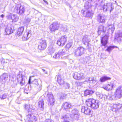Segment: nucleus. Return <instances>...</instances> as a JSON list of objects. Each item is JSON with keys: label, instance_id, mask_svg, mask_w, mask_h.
Segmentation results:
<instances>
[{"label": "nucleus", "instance_id": "1", "mask_svg": "<svg viewBox=\"0 0 122 122\" xmlns=\"http://www.w3.org/2000/svg\"><path fill=\"white\" fill-rule=\"evenodd\" d=\"M96 7L102 6L103 10L105 12L108 11L111 13L114 9V7L112 5V3L105 0L102 1L99 4L96 5Z\"/></svg>", "mask_w": 122, "mask_h": 122}, {"label": "nucleus", "instance_id": "2", "mask_svg": "<svg viewBox=\"0 0 122 122\" xmlns=\"http://www.w3.org/2000/svg\"><path fill=\"white\" fill-rule=\"evenodd\" d=\"M86 103L87 106L94 109L98 108L100 105L98 101L96 100L93 98H90L86 100Z\"/></svg>", "mask_w": 122, "mask_h": 122}, {"label": "nucleus", "instance_id": "3", "mask_svg": "<svg viewBox=\"0 0 122 122\" xmlns=\"http://www.w3.org/2000/svg\"><path fill=\"white\" fill-rule=\"evenodd\" d=\"M85 51V49L83 47H79L75 50L74 56L76 57L80 56L84 54Z\"/></svg>", "mask_w": 122, "mask_h": 122}, {"label": "nucleus", "instance_id": "4", "mask_svg": "<svg viewBox=\"0 0 122 122\" xmlns=\"http://www.w3.org/2000/svg\"><path fill=\"white\" fill-rule=\"evenodd\" d=\"M25 8L23 6L17 5L15 7L14 11L20 15H22L25 12Z\"/></svg>", "mask_w": 122, "mask_h": 122}, {"label": "nucleus", "instance_id": "5", "mask_svg": "<svg viewBox=\"0 0 122 122\" xmlns=\"http://www.w3.org/2000/svg\"><path fill=\"white\" fill-rule=\"evenodd\" d=\"M117 99L120 98L122 96V86H120L116 89L114 93Z\"/></svg>", "mask_w": 122, "mask_h": 122}, {"label": "nucleus", "instance_id": "6", "mask_svg": "<svg viewBox=\"0 0 122 122\" xmlns=\"http://www.w3.org/2000/svg\"><path fill=\"white\" fill-rule=\"evenodd\" d=\"M67 37L66 35L62 36L61 38L58 40L57 43L59 46H62L66 42Z\"/></svg>", "mask_w": 122, "mask_h": 122}, {"label": "nucleus", "instance_id": "7", "mask_svg": "<svg viewBox=\"0 0 122 122\" xmlns=\"http://www.w3.org/2000/svg\"><path fill=\"white\" fill-rule=\"evenodd\" d=\"M66 51L65 49L60 50L58 52H56L55 54L53 56V58L59 59L62 56L66 54Z\"/></svg>", "mask_w": 122, "mask_h": 122}, {"label": "nucleus", "instance_id": "8", "mask_svg": "<svg viewBox=\"0 0 122 122\" xmlns=\"http://www.w3.org/2000/svg\"><path fill=\"white\" fill-rule=\"evenodd\" d=\"M38 48L40 50H43L46 47V41L42 39L40 40L38 43Z\"/></svg>", "mask_w": 122, "mask_h": 122}, {"label": "nucleus", "instance_id": "9", "mask_svg": "<svg viewBox=\"0 0 122 122\" xmlns=\"http://www.w3.org/2000/svg\"><path fill=\"white\" fill-rule=\"evenodd\" d=\"M47 100L51 105H53L54 104L55 100L51 92H49L47 95Z\"/></svg>", "mask_w": 122, "mask_h": 122}, {"label": "nucleus", "instance_id": "10", "mask_svg": "<svg viewBox=\"0 0 122 122\" xmlns=\"http://www.w3.org/2000/svg\"><path fill=\"white\" fill-rule=\"evenodd\" d=\"M83 12V14L84 16L86 17L92 18L94 12L92 10H90L87 11L82 10L81 12Z\"/></svg>", "mask_w": 122, "mask_h": 122}, {"label": "nucleus", "instance_id": "11", "mask_svg": "<svg viewBox=\"0 0 122 122\" xmlns=\"http://www.w3.org/2000/svg\"><path fill=\"white\" fill-rule=\"evenodd\" d=\"M73 76L74 79L78 80L83 79L84 78V74L82 73H79L77 72H75L74 73Z\"/></svg>", "mask_w": 122, "mask_h": 122}, {"label": "nucleus", "instance_id": "12", "mask_svg": "<svg viewBox=\"0 0 122 122\" xmlns=\"http://www.w3.org/2000/svg\"><path fill=\"white\" fill-rule=\"evenodd\" d=\"M59 26V25L57 22H54L50 25V30L51 31H54L58 30Z\"/></svg>", "mask_w": 122, "mask_h": 122}, {"label": "nucleus", "instance_id": "13", "mask_svg": "<svg viewBox=\"0 0 122 122\" xmlns=\"http://www.w3.org/2000/svg\"><path fill=\"white\" fill-rule=\"evenodd\" d=\"M91 41V40L89 37L88 36L85 35L83 36L82 39V42L84 45H87V46H88L89 43Z\"/></svg>", "mask_w": 122, "mask_h": 122}, {"label": "nucleus", "instance_id": "14", "mask_svg": "<svg viewBox=\"0 0 122 122\" xmlns=\"http://www.w3.org/2000/svg\"><path fill=\"white\" fill-rule=\"evenodd\" d=\"M122 106V105L120 104H113L111 109L113 111L116 112L120 110Z\"/></svg>", "mask_w": 122, "mask_h": 122}, {"label": "nucleus", "instance_id": "15", "mask_svg": "<svg viewBox=\"0 0 122 122\" xmlns=\"http://www.w3.org/2000/svg\"><path fill=\"white\" fill-rule=\"evenodd\" d=\"M14 30V27L12 26L11 25L10 27L7 26L5 30V35H9L13 32Z\"/></svg>", "mask_w": 122, "mask_h": 122}, {"label": "nucleus", "instance_id": "16", "mask_svg": "<svg viewBox=\"0 0 122 122\" xmlns=\"http://www.w3.org/2000/svg\"><path fill=\"white\" fill-rule=\"evenodd\" d=\"M27 120L29 122H35L36 120V117L33 115L29 114L26 116Z\"/></svg>", "mask_w": 122, "mask_h": 122}, {"label": "nucleus", "instance_id": "17", "mask_svg": "<svg viewBox=\"0 0 122 122\" xmlns=\"http://www.w3.org/2000/svg\"><path fill=\"white\" fill-rule=\"evenodd\" d=\"M108 36L107 35L101 37V42L102 46H105L108 42Z\"/></svg>", "mask_w": 122, "mask_h": 122}, {"label": "nucleus", "instance_id": "18", "mask_svg": "<svg viewBox=\"0 0 122 122\" xmlns=\"http://www.w3.org/2000/svg\"><path fill=\"white\" fill-rule=\"evenodd\" d=\"M98 33L99 35H102L106 31V28L104 26L101 25L99 26Z\"/></svg>", "mask_w": 122, "mask_h": 122}, {"label": "nucleus", "instance_id": "19", "mask_svg": "<svg viewBox=\"0 0 122 122\" xmlns=\"http://www.w3.org/2000/svg\"><path fill=\"white\" fill-rule=\"evenodd\" d=\"M38 81L37 79H35L31 82V83L34 86L36 87L37 89H38L39 90H41V86L39 84Z\"/></svg>", "mask_w": 122, "mask_h": 122}, {"label": "nucleus", "instance_id": "20", "mask_svg": "<svg viewBox=\"0 0 122 122\" xmlns=\"http://www.w3.org/2000/svg\"><path fill=\"white\" fill-rule=\"evenodd\" d=\"M31 35V31L25 32L22 37V39L24 41L27 40L30 36Z\"/></svg>", "mask_w": 122, "mask_h": 122}, {"label": "nucleus", "instance_id": "21", "mask_svg": "<svg viewBox=\"0 0 122 122\" xmlns=\"http://www.w3.org/2000/svg\"><path fill=\"white\" fill-rule=\"evenodd\" d=\"M97 17V20L99 23H104L105 22V17L103 15L100 14L98 15Z\"/></svg>", "mask_w": 122, "mask_h": 122}, {"label": "nucleus", "instance_id": "22", "mask_svg": "<svg viewBox=\"0 0 122 122\" xmlns=\"http://www.w3.org/2000/svg\"><path fill=\"white\" fill-rule=\"evenodd\" d=\"M38 107L40 109L43 111L44 109V102L43 100L40 101L38 103Z\"/></svg>", "mask_w": 122, "mask_h": 122}, {"label": "nucleus", "instance_id": "23", "mask_svg": "<svg viewBox=\"0 0 122 122\" xmlns=\"http://www.w3.org/2000/svg\"><path fill=\"white\" fill-rule=\"evenodd\" d=\"M115 39L118 42H120L122 40V33H117L115 34Z\"/></svg>", "mask_w": 122, "mask_h": 122}, {"label": "nucleus", "instance_id": "24", "mask_svg": "<svg viewBox=\"0 0 122 122\" xmlns=\"http://www.w3.org/2000/svg\"><path fill=\"white\" fill-rule=\"evenodd\" d=\"M114 84L112 83H110L107 85L106 86L103 87V88L105 90L109 91L112 89L114 87Z\"/></svg>", "mask_w": 122, "mask_h": 122}, {"label": "nucleus", "instance_id": "25", "mask_svg": "<svg viewBox=\"0 0 122 122\" xmlns=\"http://www.w3.org/2000/svg\"><path fill=\"white\" fill-rule=\"evenodd\" d=\"M17 80L18 82L21 85H22L25 83V81L23 80V78L22 76L20 75L17 76Z\"/></svg>", "mask_w": 122, "mask_h": 122}, {"label": "nucleus", "instance_id": "26", "mask_svg": "<svg viewBox=\"0 0 122 122\" xmlns=\"http://www.w3.org/2000/svg\"><path fill=\"white\" fill-rule=\"evenodd\" d=\"M117 99L115 95L113 93L108 94V100L112 101L115 100Z\"/></svg>", "mask_w": 122, "mask_h": 122}, {"label": "nucleus", "instance_id": "27", "mask_svg": "<svg viewBox=\"0 0 122 122\" xmlns=\"http://www.w3.org/2000/svg\"><path fill=\"white\" fill-rule=\"evenodd\" d=\"M24 27L22 26L18 28L16 34L18 36H19L22 35L23 32L24 31Z\"/></svg>", "mask_w": 122, "mask_h": 122}, {"label": "nucleus", "instance_id": "28", "mask_svg": "<svg viewBox=\"0 0 122 122\" xmlns=\"http://www.w3.org/2000/svg\"><path fill=\"white\" fill-rule=\"evenodd\" d=\"M63 106L65 110L67 111V110L71 108V105L70 104L67 102H65L62 105V107Z\"/></svg>", "mask_w": 122, "mask_h": 122}, {"label": "nucleus", "instance_id": "29", "mask_svg": "<svg viewBox=\"0 0 122 122\" xmlns=\"http://www.w3.org/2000/svg\"><path fill=\"white\" fill-rule=\"evenodd\" d=\"M108 32L109 33L112 34L114 31L115 28L113 24H111L108 26Z\"/></svg>", "mask_w": 122, "mask_h": 122}, {"label": "nucleus", "instance_id": "30", "mask_svg": "<svg viewBox=\"0 0 122 122\" xmlns=\"http://www.w3.org/2000/svg\"><path fill=\"white\" fill-rule=\"evenodd\" d=\"M31 89L30 85L29 84H27L25 86L24 89V93L28 94L31 90Z\"/></svg>", "mask_w": 122, "mask_h": 122}, {"label": "nucleus", "instance_id": "31", "mask_svg": "<svg viewBox=\"0 0 122 122\" xmlns=\"http://www.w3.org/2000/svg\"><path fill=\"white\" fill-rule=\"evenodd\" d=\"M25 109L27 111L29 114H31L34 111V110L30 108L29 105H26L25 107Z\"/></svg>", "mask_w": 122, "mask_h": 122}, {"label": "nucleus", "instance_id": "32", "mask_svg": "<svg viewBox=\"0 0 122 122\" xmlns=\"http://www.w3.org/2000/svg\"><path fill=\"white\" fill-rule=\"evenodd\" d=\"M111 78L107 76H103L101 77L100 80V81L102 82L109 80H110Z\"/></svg>", "mask_w": 122, "mask_h": 122}, {"label": "nucleus", "instance_id": "33", "mask_svg": "<svg viewBox=\"0 0 122 122\" xmlns=\"http://www.w3.org/2000/svg\"><path fill=\"white\" fill-rule=\"evenodd\" d=\"M114 48H118V47L116 46H110L107 47V49L106 50V51H108L109 53Z\"/></svg>", "mask_w": 122, "mask_h": 122}, {"label": "nucleus", "instance_id": "34", "mask_svg": "<svg viewBox=\"0 0 122 122\" xmlns=\"http://www.w3.org/2000/svg\"><path fill=\"white\" fill-rule=\"evenodd\" d=\"M93 93V91L91 90H87L84 91V94L85 96H86L91 94Z\"/></svg>", "mask_w": 122, "mask_h": 122}, {"label": "nucleus", "instance_id": "35", "mask_svg": "<svg viewBox=\"0 0 122 122\" xmlns=\"http://www.w3.org/2000/svg\"><path fill=\"white\" fill-rule=\"evenodd\" d=\"M70 117L73 119H78L79 118V114H77L75 115H71Z\"/></svg>", "mask_w": 122, "mask_h": 122}, {"label": "nucleus", "instance_id": "36", "mask_svg": "<svg viewBox=\"0 0 122 122\" xmlns=\"http://www.w3.org/2000/svg\"><path fill=\"white\" fill-rule=\"evenodd\" d=\"M31 20V19L30 18H25L24 21V23L26 25L28 24Z\"/></svg>", "mask_w": 122, "mask_h": 122}, {"label": "nucleus", "instance_id": "37", "mask_svg": "<svg viewBox=\"0 0 122 122\" xmlns=\"http://www.w3.org/2000/svg\"><path fill=\"white\" fill-rule=\"evenodd\" d=\"M18 19V16L17 15L14 14L12 20V21L14 22H15L17 21Z\"/></svg>", "mask_w": 122, "mask_h": 122}, {"label": "nucleus", "instance_id": "38", "mask_svg": "<svg viewBox=\"0 0 122 122\" xmlns=\"http://www.w3.org/2000/svg\"><path fill=\"white\" fill-rule=\"evenodd\" d=\"M8 77V75L6 73H4L3 75L0 76V77L3 80H5Z\"/></svg>", "mask_w": 122, "mask_h": 122}, {"label": "nucleus", "instance_id": "39", "mask_svg": "<svg viewBox=\"0 0 122 122\" xmlns=\"http://www.w3.org/2000/svg\"><path fill=\"white\" fill-rule=\"evenodd\" d=\"M14 14L11 13H9L6 16V17L8 20H12Z\"/></svg>", "mask_w": 122, "mask_h": 122}, {"label": "nucleus", "instance_id": "40", "mask_svg": "<svg viewBox=\"0 0 122 122\" xmlns=\"http://www.w3.org/2000/svg\"><path fill=\"white\" fill-rule=\"evenodd\" d=\"M72 114L71 115H75L79 114L78 111L76 109H74L71 111Z\"/></svg>", "mask_w": 122, "mask_h": 122}, {"label": "nucleus", "instance_id": "41", "mask_svg": "<svg viewBox=\"0 0 122 122\" xmlns=\"http://www.w3.org/2000/svg\"><path fill=\"white\" fill-rule=\"evenodd\" d=\"M90 6V4L89 2H86L85 4L84 7L86 9H88Z\"/></svg>", "mask_w": 122, "mask_h": 122}, {"label": "nucleus", "instance_id": "42", "mask_svg": "<svg viewBox=\"0 0 122 122\" xmlns=\"http://www.w3.org/2000/svg\"><path fill=\"white\" fill-rule=\"evenodd\" d=\"M88 108V107H87L83 106L82 107L81 109V112L85 114V112L86 111Z\"/></svg>", "mask_w": 122, "mask_h": 122}, {"label": "nucleus", "instance_id": "43", "mask_svg": "<svg viewBox=\"0 0 122 122\" xmlns=\"http://www.w3.org/2000/svg\"><path fill=\"white\" fill-rule=\"evenodd\" d=\"M88 82L91 83H95V81L94 80V78L93 77H90L88 80Z\"/></svg>", "mask_w": 122, "mask_h": 122}, {"label": "nucleus", "instance_id": "44", "mask_svg": "<svg viewBox=\"0 0 122 122\" xmlns=\"http://www.w3.org/2000/svg\"><path fill=\"white\" fill-rule=\"evenodd\" d=\"M92 113V111L91 110L88 108L86 111L85 114L86 115H90Z\"/></svg>", "mask_w": 122, "mask_h": 122}, {"label": "nucleus", "instance_id": "45", "mask_svg": "<svg viewBox=\"0 0 122 122\" xmlns=\"http://www.w3.org/2000/svg\"><path fill=\"white\" fill-rule=\"evenodd\" d=\"M69 114H67L62 116L61 119L64 120V121L67 120L66 119L69 118Z\"/></svg>", "mask_w": 122, "mask_h": 122}, {"label": "nucleus", "instance_id": "46", "mask_svg": "<svg viewBox=\"0 0 122 122\" xmlns=\"http://www.w3.org/2000/svg\"><path fill=\"white\" fill-rule=\"evenodd\" d=\"M7 96L6 94H4L2 96L0 95V97L1 99H4L6 98Z\"/></svg>", "mask_w": 122, "mask_h": 122}, {"label": "nucleus", "instance_id": "47", "mask_svg": "<svg viewBox=\"0 0 122 122\" xmlns=\"http://www.w3.org/2000/svg\"><path fill=\"white\" fill-rule=\"evenodd\" d=\"M56 79H57V81L58 82L59 81L62 80L61 76L60 75L56 76L55 77Z\"/></svg>", "mask_w": 122, "mask_h": 122}, {"label": "nucleus", "instance_id": "48", "mask_svg": "<svg viewBox=\"0 0 122 122\" xmlns=\"http://www.w3.org/2000/svg\"><path fill=\"white\" fill-rule=\"evenodd\" d=\"M72 43H68L66 45V47L67 48H69L72 46Z\"/></svg>", "mask_w": 122, "mask_h": 122}, {"label": "nucleus", "instance_id": "49", "mask_svg": "<svg viewBox=\"0 0 122 122\" xmlns=\"http://www.w3.org/2000/svg\"><path fill=\"white\" fill-rule=\"evenodd\" d=\"M58 83L60 85H62L65 84V82L63 80H61V81H59L58 82Z\"/></svg>", "mask_w": 122, "mask_h": 122}, {"label": "nucleus", "instance_id": "50", "mask_svg": "<svg viewBox=\"0 0 122 122\" xmlns=\"http://www.w3.org/2000/svg\"><path fill=\"white\" fill-rule=\"evenodd\" d=\"M104 100H106L107 99H108V94L107 95H103V98Z\"/></svg>", "mask_w": 122, "mask_h": 122}, {"label": "nucleus", "instance_id": "51", "mask_svg": "<svg viewBox=\"0 0 122 122\" xmlns=\"http://www.w3.org/2000/svg\"><path fill=\"white\" fill-rule=\"evenodd\" d=\"M65 95L62 93L61 94V95L60 96V99H63L65 98Z\"/></svg>", "mask_w": 122, "mask_h": 122}, {"label": "nucleus", "instance_id": "52", "mask_svg": "<svg viewBox=\"0 0 122 122\" xmlns=\"http://www.w3.org/2000/svg\"><path fill=\"white\" fill-rule=\"evenodd\" d=\"M65 86L66 88H69L70 87V85L69 84L66 83L65 84Z\"/></svg>", "mask_w": 122, "mask_h": 122}, {"label": "nucleus", "instance_id": "53", "mask_svg": "<svg viewBox=\"0 0 122 122\" xmlns=\"http://www.w3.org/2000/svg\"><path fill=\"white\" fill-rule=\"evenodd\" d=\"M44 122H53V121L51 120L48 119L46 120Z\"/></svg>", "mask_w": 122, "mask_h": 122}, {"label": "nucleus", "instance_id": "54", "mask_svg": "<svg viewBox=\"0 0 122 122\" xmlns=\"http://www.w3.org/2000/svg\"><path fill=\"white\" fill-rule=\"evenodd\" d=\"M98 96L101 99H102L103 98V94H99L98 95Z\"/></svg>", "mask_w": 122, "mask_h": 122}, {"label": "nucleus", "instance_id": "55", "mask_svg": "<svg viewBox=\"0 0 122 122\" xmlns=\"http://www.w3.org/2000/svg\"><path fill=\"white\" fill-rule=\"evenodd\" d=\"M90 59V58L89 56H87L86 57V62L88 61Z\"/></svg>", "mask_w": 122, "mask_h": 122}, {"label": "nucleus", "instance_id": "56", "mask_svg": "<svg viewBox=\"0 0 122 122\" xmlns=\"http://www.w3.org/2000/svg\"><path fill=\"white\" fill-rule=\"evenodd\" d=\"M31 78H30V77L29 78V80L28 81V82L29 84H31Z\"/></svg>", "mask_w": 122, "mask_h": 122}, {"label": "nucleus", "instance_id": "57", "mask_svg": "<svg viewBox=\"0 0 122 122\" xmlns=\"http://www.w3.org/2000/svg\"><path fill=\"white\" fill-rule=\"evenodd\" d=\"M42 70L46 74H47V71H46L44 69H42Z\"/></svg>", "mask_w": 122, "mask_h": 122}, {"label": "nucleus", "instance_id": "58", "mask_svg": "<svg viewBox=\"0 0 122 122\" xmlns=\"http://www.w3.org/2000/svg\"><path fill=\"white\" fill-rule=\"evenodd\" d=\"M88 1L90 2H94L95 1V0H88Z\"/></svg>", "mask_w": 122, "mask_h": 122}, {"label": "nucleus", "instance_id": "59", "mask_svg": "<svg viewBox=\"0 0 122 122\" xmlns=\"http://www.w3.org/2000/svg\"><path fill=\"white\" fill-rule=\"evenodd\" d=\"M4 15L3 14H2L0 15V17L2 18L4 17Z\"/></svg>", "mask_w": 122, "mask_h": 122}, {"label": "nucleus", "instance_id": "60", "mask_svg": "<svg viewBox=\"0 0 122 122\" xmlns=\"http://www.w3.org/2000/svg\"><path fill=\"white\" fill-rule=\"evenodd\" d=\"M43 1L45 3H46L47 4H48V3L47 2V1L44 0Z\"/></svg>", "mask_w": 122, "mask_h": 122}, {"label": "nucleus", "instance_id": "61", "mask_svg": "<svg viewBox=\"0 0 122 122\" xmlns=\"http://www.w3.org/2000/svg\"><path fill=\"white\" fill-rule=\"evenodd\" d=\"M63 122H70L67 120H65V121H64Z\"/></svg>", "mask_w": 122, "mask_h": 122}, {"label": "nucleus", "instance_id": "62", "mask_svg": "<svg viewBox=\"0 0 122 122\" xmlns=\"http://www.w3.org/2000/svg\"><path fill=\"white\" fill-rule=\"evenodd\" d=\"M49 50H50V51H50V48H49Z\"/></svg>", "mask_w": 122, "mask_h": 122}, {"label": "nucleus", "instance_id": "63", "mask_svg": "<svg viewBox=\"0 0 122 122\" xmlns=\"http://www.w3.org/2000/svg\"><path fill=\"white\" fill-rule=\"evenodd\" d=\"M0 48H1V46H0Z\"/></svg>", "mask_w": 122, "mask_h": 122}]
</instances>
